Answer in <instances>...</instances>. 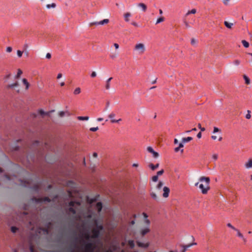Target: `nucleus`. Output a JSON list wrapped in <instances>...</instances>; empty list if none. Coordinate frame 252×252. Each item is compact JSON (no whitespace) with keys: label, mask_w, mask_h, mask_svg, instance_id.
Masks as SVG:
<instances>
[{"label":"nucleus","mask_w":252,"mask_h":252,"mask_svg":"<svg viewBox=\"0 0 252 252\" xmlns=\"http://www.w3.org/2000/svg\"><path fill=\"white\" fill-rule=\"evenodd\" d=\"M17 55L19 57H21L22 56V54H23V52L20 51V50H18L17 52Z\"/></svg>","instance_id":"51"},{"label":"nucleus","mask_w":252,"mask_h":252,"mask_svg":"<svg viewBox=\"0 0 252 252\" xmlns=\"http://www.w3.org/2000/svg\"><path fill=\"white\" fill-rule=\"evenodd\" d=\"M22 74V71L21 69H19L18 70V72H17V75L16 76V78H19L20 77V76H21V75Z\"/></svg>","instance_id":"34"},{"label":"nucleus","mask_w":252,"mask_h":252,"mask_svg":"<svg viewBox=\"0 0 252 252\" xmlns=\"http://www.w3.org/2000/svg\"><path fill=\"white\" fill-rule=\"evenodd\" d=\"M18 228L15 227V226H12L11 227V231H12V232L13 233H15L16 232V231L18 230Z\"/></svg>","instance_id":"37"},{"label":"nucleus","mask_w":252,"mask_h":252,"mask_svg":"<svg viewBox=\"0 0 252 252\" xmlns=\"http://www.w3.org/2000/svg\"><path fill=\"white\" fill-rule=\"evenodd\" d=\"M118 54L116 53H113L110 55V57L112 59H115L117 57Z\"/></svg>","instance_id":"35"},{"label":"nucleus","mask_w":252,"mask_h":252,"mask_svg":"<svg viewBox=\"0 0 252 252\" xmlns=\"http://www.w3.org/2000/svg\"><path fill=\"white\" fill-rule=\"evenodd\" d=\"M164 173V170L163 169L158 171L157 172V176H160L161 175H162V174Z\"/></svg>","instance_id":"47"},{"label":"nucleus","mask_w":252,"mask_h":252,"mask_svg":"<svg viewBox=\"0 0 252 252\" xmlns=\"http://www.w3.org/2000/svg\"><path fill=\"white\" fill-rule=\"evenodd\" d=\"M30 252H35L33 246L32 245L30 246Z\"/></svg>","instance_id":"49"},{"label":"nucleus","mask_w":252,"mask_h":252,"mask_svg":"<svg viewBox=\"0 0 252 252\" xmlns=\"http://www.w3.org/2000/svg\"><path fill=\"white\" fill-rule=\"evenodd\" d=\"M192 140V138L191 137H188L182 138V142L183 143H187Z\"/></svg>","instance_id":"15"},{"label":"nucleus","mask_w":252,"mask_h":252,"mask_svg":"<svg viewBox=\"0 0 252 252\" xmlns=\"http://www.w3.org/2000/svg\"><path fill=\"white\" fill-rule=\"evenodd\" d=\"M75 203H76L75 202L71 201L69 202V206L70 207H73L74 206V204H75Z\"/></svg>","instance_id":"50"},{"label":"nucleus","mask_w":252,"mask_h":252,"mask_svg":"<svg viewBox=\"0 0 252 252\" xmlns=\"http://www.w3.org/2000/svg\"><path fill=\"white\" fill-rule=\"evenodd\" d=\"M196 12V10L195 9H192L190 11H189L186 14V16H188L190 14H195Z\"/></svg>","instance_id":"27"},{"label":"nucleus","mask_w":252,"mask_h":252,"mask_svg":"<svg viewBox=\"0 0 252 252\" xmlns=\"http://www.w3.org/2000/svg\"><path fill=\"white\" fill-rule=\"evenodd\" d=\"M147 151L149 152V153H154V150H153V149L151 147H148L147 148Z\"/></svg>","instance_id":"43"},{"label":"nucleus","mask_w":252,"mask_h":252,"mask_svg":"<svg viewBox=\"0 0 252 252\" xmlns=\"http://www.w3.org/2000/svg\"><path fill=\"white\" fill-rule=\"evenodd\" d=\"M131 24H132V25H133L134 26H135V27H138V24H137L136 22H132V23H131Z\"/></svg>","instance_id":"64"},{"label":"nucleus","mask_w":252,"mask_h":252,"mask_svg":"<svg viewBox=\"0 0 252 252\" xmlns=\"http://www.w3.org/2000/svg\"><path fill=\"white\" fill-rule=\"evenodd\" d=\"M93 235L91 236L92 238L96 239L99 237L100 235V232L99 231V229L96 228H94L92 230Z\"/></svg>","instance_id":"6"},{"label":"nucleus","mask_w":252,"mask_h":252,"mask_svg":"<svg viewBox=\"0 0 252 252\" xmlns=\"http://www.w3.org/2000/svg\"><path fill=\"white\" fill-rule=\"evenodd\" d=\"M164 20V18L163 17H161L157 19L156 24H158L163 22Z\"/></svg>","instance_id":"31"},{"label":"nucleus","mask_w":252,"mask_h":252,"mask_svg":"<svg viewBox=\"0 0 252 252\" xmlns=\"http://www.w3.org/2000/svg\"><path fill=\"white\" fill-rule=\"evenodd\" d=\"M158 180V176L157 175H155V176H154L153 177H152V181L153 182H157Z\"/></svg>","instance_id":"44"},{"label":"nucleus","mask_w":252,"mask_h":252,"mask_svg":"<svg viewBox=\"0 0 252 252\" xmlns=\"http://www.w3.org/2000/svg\"><path fill=\"white\" fill-rule=\"evenodd\" d=\"M83 236L85 239L87 240L88 241H89L90 240V238H91V236H90L89 232H86L83 234Z\"/></svg>","instance_id":"18"},{"label":"nucleus","mask_w":252,"mask_h":252,"mask_svg":"<svg viewBox=\"0 0 252 252\" xmlns=\"http://www.w3.org/2000/svg\"><path fill=\"white\" fill-rule=\"evenodd\" d=\"M151 196L155 200H158V199L157 195H156V194L155 192H151Z\"/></svg>","instance_id":"33"},{"label":"nucleus","mask_w":252,"mask_h":252,"mask_svg":"<svg viewBox=\"0 0 252 252\" xmlns=\"http://www.w3.org/2000/svg\"><path fill=\"white\" fill-rule=\"evenodd\" d=\"M35 201L38 203H41L43 202H50L51 201V199L48 197H41V198H35Z\"/></svg>","instance_id":"5"},{"label":"nucleus","mask_w":252,"mask_h":252,"mask_svg":"<svg viewBox=\"0 0 252 252\" xmlns=\"http://www.w3.org/2000/svg\"><path fill=\"white\" fill-rule=\"evenodd\" d=\"M12 48L11 47H8L6 48V51L7 52L10 53V52H11L12 51Z\"/></svg>","instance_id":"57"},{"label":"nucleus","mask_w":252,"mask_h":252,"mask_svg":"<svg viewBox=\"0 0 252 252\" xmlns=\"http://www.w3.org/2000/svg\"><path fill=\"white\" fill-rule=\"evenodd\" d=\"M128 245L130 248L132 249L134 247L135 244L133 240H129L128 241Z\"/></svg>","instance_id":"23"},{"label":"nucleus","mask_w":252,"mask_h":252,"mask_svg":"<svg viewBox=\"0 0 252 252\" xmlns=\"http://www.w3.org/2000/svg\"><path fill=\"white\" fill-rule=\"evenodd\" d=\"M51 112H44L43 110L42 109H40L38 111V113L39 114L42 116V117H43V116L44 115H47V116H49V113L50 112H51Z\"/></svg>","instance_id":"12"},{"label":"nucleus","mask_w":252,"mask_h":252,"mask_svg":"<svg viewBox=\"0 0 252 252\" xmlns=\"http://www.w3.org/2000/svg\"><path fill=\"white\" fill-rule=\"evenodd\" d=\"M195 245H196V243H192L186 245H181V247L183 248V249L181 250V252H186L188 248Z\"/></svg>","instance_id":"7"},{"label":"nucleus","mask_w":252,"mask_h":252,"mask_svg":"<svg viewBox=\"0 0 252 252\" xmlns=\"http://www.w3.org/2000/svg\"><path fill=\"white\" fill-rule=\"evenodd\" d=\"M149 231H150V229L147 227V228L142 229L141 231V234L142 236H144L145 234H146Z\"/></svg>","instance_id":"17"},{"label":"nucleus","mask_w":252,"mask_h":252,"mask_svg":"<svg viewBox=\"0 0 252 252\" xmlns=\"http://www.w3.org/2000/svg\"><path fill=\"white\" fill-rule=\"evenodd\" d=\"M184 143L182 142L179 144V147L180 148H183L184 147Z\"/></svg>","instance_id":"62"},{"label":"nucleus","mask_w":252,"mask_h":252,"mask_svg":"<svg viewBox=\"0 0 252 252\" xmlns=\"http://www.w3.org/2000/svg\"><path fill=\"white\" fill-rule=\"evenodd\" d=\"M96 208L98 210V212H100L101 211L102 205V203L101 202H98L96 204Z\"/></svg>","instance_id":"24"},{"label":"nucleus","mask_w":252,"mask_h":252,"mask_svg":"<svg viewBox=\"0 0 252 252\" xmlns=\"http://www.w3.org/2000/svg\"><path fill=\"white\" fill-rule=\"evenodd\" d=\"M137 245L138 246V247H139L147 248L149 246L148 244H145L140 242H137Z\"/></svg>","instance_id":"16"},{"label":"nucleus","mask_w":252,"mask_h":252,"mask_svg":"<svg viewBox=\"0 0 252 252\" xmlns=\"http://www.w3.org/2000/svg\"><path fill=\"white\" fill-rule=\"evenodd\" d=\"M184 24H185V26H186V27L187 28H190V26H189V23H188V22H187L186 20H185V21H184Z\"/></svg>","instance_id":"53"},{"label":"nucleus","mask_w":252,"mask_h":252,"mask_svg":"<svg viewBox=\"0 0 252 252\" xmlns=\"http://www.w3.org/2000/svg\"><path fill=\"white\" fill-rule=\"evenodd\" d=\"M46 58L48 59H50L51 58V55L50 53H48L46 54Z\"/></svg>","instance_id":"58"},{"label":"nucleus","mask_w":252,"mask_h":252,"mask_svg":"<svg viewBox=\"0 0 252 252\" xmlns=\"http://www.w3.org/2000/svg\"><path fill=\"white\" fill-rule=\"evenodd\" d=\"M163 183L161 181H159L158 184L157 186V189H160L163 186Z\"/></svg>","instance_id":"32"},{"label":"nucleus","mask_w":252,"mask_h":252,"mask_svg":"<svg viewBox=\"0 0 252 252\" xmlns=\"http://www.w3.org/2000/svg\"><path fill=\"white\" fill-rule=\"evenodd\" d=\"M243 78L245 81V83L246 84L249 85L250 84V83H251L250 79L246 75H244Z\"/></svg>","instance_id":"19"},{"label":"nucleus","mask_w":252,"mask_h":252,"mask_svg":"<svg viewBox=\"0 0 252 252\" xmlns=\"http://www.w3.org/2000/svg\"><path fill=\"white\" fill-rule=\"evenodd\" d=\"M22 82L23 84L26 86V89L28 90L29 88L30 84L28 82L27 80L25 78L23 79Z\"/></svg>","instance_id":"14"},{"label":"nucleus","mask_w":252,"mask_h":252,"mask_svg":"<svg viewBox=\"0 0 252 252\" xmlns=\"http://www.w3.org/2000/svg\"><path fill=\"white\" fill-rule=\"evenodd\" d=\"M163 196L165 198L169 196V193L170 192V189L169 188L167 187H164L163 189Z\"/></svg>","instance_id":"8"},{"label":"nucleus","mask_w":252,"mask_h":252,"mask_svg":"<svg viewBox=\"0 0 252 252\" xmlns=\"http://www.w3.org/2000/svg\"><path fill=\"white\" fill-rule=\"evenodd\" d=\"M115 117V114L113 112L111 113L109 115L108 117L111 120H114L113 118Z\"/></svg>","instance_id":"36"},{"label":"nucleus","mask_w":252,"mask_h":252,"mask_svg":"<svg viewBox=\"0 0 252 252\" xmlns=\"http://www.w3.org/2000/svg\"><path fill=\"white\" fill-rule=\"evenodd\" d=\"M134 49L137 52L138 54L142 55L145 51L146 48L144 44L138 43L136 44Z\"/></svg>","instance_id":"3"},{"label":"nucleus","mask_w":252,"mask_h":252,"mask_svg":"<svg viewBox=\"0 0 252 252\" xmlns=\"http://www.w3.org/2000/svg\"><path fill=\"white\" fill-rule=\"evenodd\" d=\"M149 166L152 170H155V169L158 167L159 163H157L156 165H154L152 163H150L149 165Z\"/></svg>","instance_id":"13"},{"label":"nucleus","mask_w":252,"mask_h":252,"mask_svg":"<svg viewBox=\"0 0 252 252\" xmlns=\"http://www.w3.org/2000/svg\"><path fill=\"white\" fill-rule=\"evenodd\" d=\"M69 212L73 215L76 214V211L73 207H70L68 209Z\"/></svg>","instance_id":"30"},{"label":"nucleus","mask_w":252,"mask_h":252,"mask_svg":"<svg viewBox=\"0 0 252 252\" xmlns=\"http://www.w3.org/2000/svg\"><path fill=\"white\" fill-rule=\"evenodd\" d=\"M19 84H18V82H16L15 83H13V84H10V85H8V86H7V88H14L16 87H17L18 86Z\"/></svg>","instance_id":"25"},{"label":"nucleus","mask_w":252,"mask_h":252,"mask_svg":"<svg viewBox=\"0 0 252 252\" xmlns=\"http://www.w3.org/2000/svg\"><path fill=\"white\" fill-rule=\"evenodd\" d=\"M96 73L95 71H93L92 72L91 75V76L93 78H94L95 77H96Z\"/></svg>","instance_id":"56"},{"label":"nucleus","mask_w":252,"mask_h":252,"mask_svg":"<svg viewBox=\"0 0 252 252\" xmlns=\"http://www.w3.org/2000/svg\"><path fill=\"white\" fill-rule=\"evenodd\" d=\"M220 131H221V130L220 129H219V128H218L217 127H214L213 133H215L216 132H220Z\"/></svg>","instance_id":"40"},{"label":"nucleus","mask_w":252,"mask_h":252,"mask_svg":"<svg viewBox=\"0 0 252 252\" xmlns=\"http://www.w3.org/2000/svg\"><path fill=\"white\" fill-rule=\"evenodd\" d=\"M224 24L228 29H231L232 26L233 25V23H229L227 21H224Z\"/></svg>","instance_id":"20"},{"label":"nucleus","mask_w":252,"mask_h":252,"mask_svg":"<svg viewBox=\"0 0 252 252\" xmlns=\"http://www.w3.org/2000/svg\"><path fill=\"white\" fill-rule=\"evenodd\" d=\"M197 43V40L194 38H192L191 40V44L192 45H195Z\"/></svg>","instance_id":"41"},{"label":"nucleus","mask_w":252,"mask_h":252,"mask_svg":"<svg viewBox=\"0 0 252 252\" xmlns=\"http://www.w3.org/2000/svg\"><path fill=\"white\" fill-rule=\"evenodd\" d=\"M95 228L99 229V231L100 232L101 230H102L103 229V227L102 225L96 224V227Z\"/></svg>","instance_id":"38"},{"label":"nucleus","mask_w":252,"mask_h":252,"mask_svg":"<svg viewBox=\"0 0 252 252\" xmlns=\"http://www.w3.org/2000/svg\"><path fill=\"white\" fill-rule=\"evenodd\" d=\"M201 136H202V134H201V132H199L197 134V137L198 138H200L201 137Z\"/></svg>","instance_id":"61"},{"label":"nucleus","mask_w":252,"mask_h":252,"mask_svg":"<svg viewBox=\"0 0 252 252\" xmlns=\"http://www.w3.org/2000/svg\"><path fill=\"white\" fill-rule=\"evenodd\" d=\"M245 165L246 168L249 169L252 168V159H249L248 162L245 163Z\"/></svg>","instance_id":"10"},{"label":"nucleus","mask_w":252,"mask_h":252,"mask_svg":"<svg viewBox=\"0 0 252 252\" xmlns=\"http://www.w3.org/2000/svg\"><path fill=\"white\" fill-rule=\"evenodd\" d=\"M131 16V14L129 12H127L124 15L125 20L126 22L129 21V17Z\"/></svg>","instance_id":"21"},{"label":"nucleus","mask_w":252,"mask_h":252,"mask_svg":"<svg viewBox=\"0 0 252 252\" xmlns=\"http://www.w3.org/2000/svg\"><path fill=\"white\" fill-rule=\"evenodd\" d=\"M227 226H228L229 227L233 229V230H236V228H235L234 226H233L230 223H228L227 224Z\"/></svg>","instance_id":"54"},{"label":"nucleus","mask_w":252,"mask_h":252,"mask_svg":"<svg viewBox=\"0 0 252 252\" xmlns=\"http://www.w3.org/2000/svg\"><path fill=\"white\" fill-rule=\"evenodd\" d=\"M56 5L55 3H52V4H48L46 5V7L48 9H49L50 8H55L56 7Z\"/></svg>","instance_id":"29"},{"label":"nucleus","mask_w":252,"mask_h":252,"mask_svg":"<svg viewBox=\"0 0 252 252\" xmlns=\"http://www.w3.org/2000/svg\"><path fill=\"white\" fill-rule=\"evenodd\" d=\"M199 181L200 182H205V185H203V183L200 184L199 185V188L201 190V192L203 194L207 193L208 190L210 189V178L207 177L202 176L199 178Z\"/></svg>","instance_id":"1"},{"label":"nucleus","mask_w":252,"mask_h":252,"mask_svg":"<svg viewBox=\"0 0 252 252\" xmlns=\"http://www.w3.org/2000/svg\"><path fill=\"white\" fill-rule=\"evenodd\" d=\"M77 118L78 120H80V121H84V120L87 121L89 119V117L88 116H85V117L78 116V117H77Z\"/></svg>","instance_id":"22"},{"label":"nucleus","mask_w":252,"mask_h":252,"mask_svg":"<svg viewBox=\"0 0 252 252\" xmlns=\"http://www.w3.org/2000/svg\"><path fill=\"white\" fill-rule=\"evenodd\" d=\"M153 157L155 158H158L159 157V154L154 151V153H152Z\"/></svg>","instance_id":"42"},{"label":"nucleus","mask_w":252,"mask_h":252,"mask_svg":"<svg viewBox=\"0 0 252 252\" xmlns=\"http://www.w3.org/2000/svg\"><path fill=\"white\" fill-rule=\"evenodd\" d=\"M80 93H81V89H80V88L78 87L74 90L73 94L75 95H77V94H79Z\"/></svg>","instance_id":"26"},{"label":"nucleus","mask_w":252,"mask_h":252,"mask_svg":"<svg viewBox=\"0 0 252 252\" xmlns=\"http://www.w3.org/2000/svg\"><path fill=\"white\" fill-rule=\"evenodd\" d=\"M242 43L243 45V46L246 47V48H248L249 47V43L248 42H247V41L245 40H243L242 41Z\"/></svg>","instance_id":"28"},{"label":"nucleus","mask_w":252,"mask_h":252,"mask_svg":"<svg viewBox=\"0 0 252 252\" xmlns=\"http://www.w3.org/2000/svg\"><path fill=\"white\" fill-rule=\"evenodd\" d=\"M143 216H144V219H147V218H148V215H147V214H146L145 213H143Z\"/></svg>","instance_id":"63"},{"label":"nucleus","mask_w":252,"mask_h":252,"mask_svg":"<svg viewBox=\"0 0 252 252\" xmlns=\"http://www.w3.org/2000/svg\"><path fill=\"white\" fill-rule=\"evenodd\" d=\"M247 112L248 114L246 115V118L247 119H250L251 118V111L248 110Z\"/></svg>","instance_id":"39"},{"label":"nucleus","mask_w":252,"mask_h":252,"mask_svg":"<svg viewBox=\"0 0 252 252\" xmlns=\"http://www.w3.org/2000/svg\"><path fill=\"white\" fill-rule=\"evenodd\" d=\"M109 20L107 19H104L100 22H93L90 23V26H92L93 25H104L108 23Z\"/></svg>","instance_id":"4"},{"label":"nucleus","mask_w":252,"mask_h":252,"mask_svg":"<svg viewBox=\"0 0 252 252\" xmlns=\"http://www.w3.org/2000/svg\"><path fill=\"white\" fill-rule=\"evenodd\" d=\"M83 242L85 248V252H94L95 248L94 244L90 242L86 243L83 241Z\"/></svg>","instance_id":"2"},{"label":"nucleus","mask_w":252,"mask_h":252,"mask_svg":"<svg viewBox=\"0 0 252 252\" xmlns=\"http://www.w3.org/2000/svg\"><path fill=\"white\" fill-rule=\"evenodd\" d=\"M145 222L148 225H149L150 223V221L148 219H145Z\"/></svg>","instance_id":"59"},{"label":"nucleus","mask_w":252,"mask_h":252,"mask_svg":"<svg viewBox=\"0 0 252 252\" xmlns=\"http://www.w3.org/2000/svg\"><path fill=\"white\" fill-rule=\"evenodd\" d=\"M236 231L237 232V235L241 238H243V234L238 230L236 229Z\"/></svg>","instance_id":"46"},{"label":"nucleus","mask_w":252,"mask_h":252,"mask_svg":"<svg viewBox=\"0 0 252 252\" xmlns=\"http://www.w3.org/2000/svg\"><path fill=\"white\" fill-rule=\"evenodd\" d=\"M65 112L63 111H61L59 113V115L61 117H63L64 116Z\"/></svg>","instance_id":"52"},{"label":"nucleus","mask_w":252,"mask_h":252,"mask_svg":"<svg viewBox=\"0 0 252 252\" xmlns=\"http://www.w3.org/2000/svg\"><path fill=\"white\" fill-rule=\"evenodd\" d=\"M122 120L121 119H120L118 120H111V123H118L119 122L121 121Z\"/></svg>","instance_id":"55"},{"label":"nucleus","mask_w":252,"mask_h":252,"mask_svg":"<svg viewBox=\"0 0 252 252\" xmlns=\"http://www.w3.org/2000/svg\"><path fill=\"white\" fill-rule=\"evenodd\" d=\"M240 61L238 60H235L234 62H233V63L235 65H238L240 64Z\"/></svg>","instance_id":"45"},{"label":"nucleus","mask_w":252,"mask_h":252,"mask_svg":"<svg viewBox=\"0 0 252 252\" xmlns=\"http://www.w3.org/2000/svg\"><path fill=\"white\" fill-rule=\"evenodd\" d=\"M112 79V77H110L106 81L105 85L106 90H109L110 89V82Z\"/></svg>","instance_id":"9"},{"label":"nucleus","mask_w":252,"mask_h":252,"mask_svg":"<svg viewBox=\"0 0 252 252\" xmlns=\"http://www.w3.org/2000/svg\"><path fill=\"white\" fill-rule=\"evenodd\" d=\"M212 158L215 160H216L218 158V155L217 154H214L212 156Z\"/></svg>","instance_id":"60"},{"label":"nucleus","mask_w":252,"mask_h":252,"mask_svg":"<svg viewBox=\"0 0 252 252\" xmlns=\"http://www.w3.org/2000/svg\"><path fill=\"white\" fill-rule=\"evenodd\" d=\"M98 129V127L97 126V127H91V128H90V130L91 131H96Z\"/></svg>","instance_id":"48"},{"label":"nucleus","mask_w":252,"mask_h":252,"mask_svg":"<svg viewBox=\"0 0 252 252\" xmlns=\"http://www.w3.org/2000/svg\"><path fill=\"white\" fill-rule=\"evenodd\" d=\"M138 6L142 8L143 12H145L147 10V6L143 3H139L138 4Z\"/></svg>","instance_id":"11"}]
</instances>
